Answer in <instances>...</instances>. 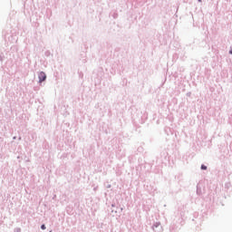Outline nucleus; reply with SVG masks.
Returning a JSON list of instances; mask_svg holds the SVG:
<instances>
[{"mask_svg": "<svg viewBox=\"0 0 232 232\" xmlns=\"http://www.w3.org/2000/svg\"><path fill=\"white\" fill-rule=\"evenodd\" d=\"M201 169H208V167H206V165H202Z\"/></svg>", "mask_w": 232, "mask_h": 232, "instance_id": "obj_2", "label": "nucleus"}, {"mask_svg": "<svg viewBox=\"0 0 232 232\" xmlns=\"http://www.w3.org/2000/svg\"><path fill=\"white\" fill-rule=\"evenodd\" d=\"M41 229H44V230L46 229V226L42 225V226H41Z\"/></svg>", "mask_w": 232, "mask_h": 232, "instance_id": "obj_3", "label": "nucleus"}, {"mask_svg": "<svg viewBox=\"0 0 232 232\" xmlns=\"http://www.w3.org/2000/svg\"><path fill=\"white\" fill-rule=\"evenodd\" d=\"M229 53H231V55H232V51H229Z\"/></svg>", "mask_w": 232, "mask_h": 232, "instance_id": "obj_4", "label": "nucleus"}, {"mask_svg": "<svg viewBox=\"0 0 232 232\" xmlns=\"http://www.w3.org/2000/svg\"><path fill=\"white\" fill-rule=\"evenodd\" d=\"M39 81H40V82H43L44 81H46V73H44V72H40L39 73Z\"/></svg>", "mask_w": 232, "mask_h": 232, "instance_id": "obj_1", "label": "nucleus"}]
</instances>
